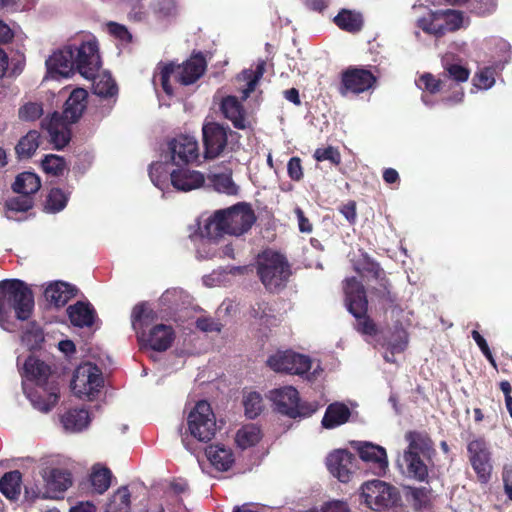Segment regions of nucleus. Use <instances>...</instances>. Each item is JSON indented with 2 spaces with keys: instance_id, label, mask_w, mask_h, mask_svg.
<instances>
[{
  "instance_id": "nucleus-1",
  "label": "nucleus",
  "mask_w": 512,
  "mask_h": 512,
  "mask_svg": "<svg viewBox=\"0 0 512 512\" xmlns=\"http://www.w3.org/2000/svg\"><path fill=\"white\" fill-rule=\"evenodd\" d=\"M47 77H68L76 69L83 77L90 78L101 66L98 45L91 35L74 39L72 43L53 52L45 62Z\"/></svg>"
},
{
  "instance_id": "nucleus-2",
  "label": "nucleus",
  "mask_w": 512,
  "mask_h": 512,
  "mask_svg": "<svg viewBox=\"0 0 512 512\" xmlns=\"http://www.w3.org/2000/svg\"><path fill=\"white\" fill-rule=\"evenodd\" d=\"M23 390L33 407L41 412L50 411L58 402L59 389L48 381L50 368L44 362L32 356L23 366Z\"/></svg>"
},
{
  "instance_id": "nucleus-3",
  "label": "nucleus",
  "mask_w": 512,
  "mask_h": 512,
  "mask_svg": "<svg viewBox=\"0 0 512 512\" xmlns=\"http://www.w3.org/2000/svg\"><path fill=\"white\" fill-rule=\"evenodd\" d=\"M34 308V299L31 290L20 280H5L0 283V327L6 331H13V324L9 321L12 310L19 320H27Z\"/></svg>"
},
{
  "instance_id": "nucleus-4",
  "label": "nucleus",
  "mask_w": 512,
  "mask_h": 512,
  "mask_svg": "<svg viewBox=\"0 0 512 512\" xmlns=\"http://www.w3.org/2000/svg\"><path fill=\"white\" fill-rule=\"evenodd\" d=\"M256 221L249 204L238 203L227 209L216 211L206 222V234H229L239 237L247 233Z\"/></svg>"
},
{
  "instance_id": "nucleus-5",
  "label": "nucleus",
  "mask_w": 512,
  "mask_h": 512,
  "mask_svg": "<svg viewBox=\"0 0 512 512\" xmlns=\"http://www.w3.org/2000/svg\"><path fill=\"white\" fill-rule=\"evenodd\" d=\"M59 464L60 458L58 456H49L42 459L41 476L44 487H26L25 497L27 499H57L72 486L71 473L68 470L58 468Z\"/></svg>"
},
{
  "instance_id": "nucleus-6",
  "label": "nucleus",
  "mask_w": 512,
  "mask_h": 512,
  "mask_svg": "<svg viewBox=\"0 0 512 512\" xmlns=\"http://www.w3.org/2000/svg\"><path fill=\"white\" fill-rule=\"evenodd\" d=\"M152 320V313L145 304H137L131 314V323L138 340L153 351L167 350L173 340L174 331L171 326L158 324L145 333L144 327Z\"/></svg>"
},
{
  "instance_id": "nucleus-7",
  "label": "nucleus",
  "mask_w": 512,
  "mask_h": 512,
  "mask_svg": "<svg viewBox=\"0 0 512 512\" xmlns=\"http://www.w3.org/2000/svg\"><path fill=\"white\" fill-rule=\"evenodd\" d=\"M206 62L202 55L192 56L182 65L166 64L158 67L153 76V84H160L167 95L173 94L171 79L182 85H190L198 80L204 73Z\"/></svg>"
},
{
  "instance_id": "nucleus-8",
  "label": "nucleus",
  "mask_w": 512,
  "mask_h": 512,
  "mask_svg": "<svg viewBox=\"0 0 512 512\" xmlns=\"http://www.w3.org/2000/svg\"><path fill=\"white\" fill-rule=\"evenodd\" d=\"M149 175L153 184L160 190H163L168 185V176L172 186L176 190L183 192L198 189L205 183V177L199 171L187 167H180L170 171L168 165L162 162L151 164Z\"/></svg>"
},
{
  "instance_id": "nucleus-9",
  "label": "nucleus",
  "mask_w": 512,
  "mask_h": 512,
  "mask_svg": "<svg viewBox=\"0 0 512 512\" xmlns=\"http://www.w3.org/2000/svg\"><path fill=\"white\" fill-rule=\"evenodd\" d=\"M405 440L408 443L403 453V464L406 467L407 475L418 481H425L428 477V469L421 459L428 456L432 451V442L425 433L410 431L406 433Z\"/></svg>"
},
{
  "instance_id": "nucleus-10",
  "label": "nucleus",
  "mask_w": 512,
  "mask_h": 512,
  "mask_svg": "<svg viewBox=\"0 0 512 512\" xmlns=\"http://www.w3.org/2000/svg\"><path fill=\"white\" fill-rule=\"evenodd\" d=\"M344 292L347 309L356 318L357 331L366 336L376 335L377 327L366 315L367 299L363 285L354 277L347 278Z\"/></svg>"
},
{
  "instance_id": "nucleus-11",
  "label": "nucleus",
  "mask_w": 512,
  "mask_h": 512,
  "mask_svg": "<svg viewBox=\"0 0 512 512\" xmlns=\"http://www.w3.org/2000/svg\"><path fill=\"white\" fill-rule=\"evenodd\" d=\"M257 273L269 290L284 286L290 276L289 265L285 258L271 250L264 251L258 256Z\"/></svg>"
},
{
  "instance_id": "nucleus-12",
  "label": "nucleus",
  "mask_w": 512,
  "mask_h": 512,
  "mask_svg": "<svg viewBox=\"0 0 512 512\" xmlns=\"http://www.w3.org/2000/svg\"><path fill=\"white\" fill-rule=\"evenodd\" d=\"M187 428L200 442L210 441L217 430L216 417L209 402L200 400L187 414Z\"/></svg>"
},
{
  "instance_id": "nucleus-13",
  "label": "nucleus",
  "mask_w": 512,
  "mask_h": 512,
  "mask_svg": "<svg viewBox=\"0 0 512 512\" xmlns=\"http://www.w3.org/2000/svg\"><path fill=\"white\" fill-rule=\"evenodd\" d=\"M103 385L101 370L93 363L86 362L79 365L71 381L74 395L80 399L92 400Z\"/></svg>"
},
{
  "instance_id": "nucleus-14",
  "label": "nucleus",
  "mask_w": 512,
  "mask_h": 512,
  "mask_svg": "<svg viewBox=\"0 0 512 512\" xmlns=\"http://www.w3.org/2000/svg\"><path fill=\"white\" fill-rule=\"evenodd\" d=\"M462 24V13L451 9L429 12L425 17L417 20V27L434 37H441L447 32L458 30Z\"/></svg>"
},
{
  "instance_id": "nucleus-15",
  "label": "nucleus",
  "mask_w": 512,
  "mask_h": 512,
  "mask_svg": "<svg viewBox=\"0 0 512 512\" xmlns=\"http://www.w3.org/2000/svg\"><path fill=\"white\" fill-rule=\"evenodd\" d=\"M361 491L367 506L376 511L393 506L399 498L397 489L381 480L365 482Z\"/></svg>"
},
{
  "instance_id": "nucleus-16",
  "label": "nucleus",
  "mask_w": 512,
  "mask_h": 512,
  "mask_svg": "<svg viewBox=\"0 0 512 512\" xmlns=\"http://www.w3.org/2000/svg\"><path fill=\"white\" fill-rule=\"evenodd\" d=\"M495 46L498 56L494 60L493 67H486L478 71L473 78V87L477 90H488L495 84V71L502 70L509 62L511 46L504 39H496Z\"/></svg>"
},
{
  "instance_id": "nucleus-17",
  "label": "nucleus",
  "mask_w": 512,
  "mask_h": 512,
  "mask_svg": "<svg viewBox=\"0 0 512 512\" xmlns=\"http://www.w3.org/2000/svg\"><path fill=\"white\" fill-rule=\"evenodd\" d=\"M268 398L279 413L290 418L303 416L298 391L292 386H284L269 392Z\"/></svg>"
},
{
  "instance_id": "nucleus-18",
  "label": "nucleus",
  "mask_w": 512,
  "mask_h": 512,
  "mask_svg": "<svg viewBox=\"0 0 512 512\" xmlns=\"http://www.w3.org/2000/svg\"><path fill=\"white\" fill-rule=\"evenodd\" d=\"M169 147L171 159L176 165L194 162L199 156L198 143L192 136L181 135L173 139Z\"/></svg>"
},
{
  "instance_id": "nucleus-19",
  "label": "nucleus",
  "mask_w": 512,
  "mask_h": 512,
  "mask_svg": "<svg viewBox=\"0 0 512 512\" xmlns=\"http://www.w3.org/2000/svg\"><path fill=\"white\" fill-rule=\"evenodd\" d=\"M355 457L347 450L339 449L331 452L326 459L329 472L339 481L345 483L350 480L354 468Z\"/></svg>"
},
{
  "instance_id": "nucleus-20",
  "label": "nucleus",
  "mask_w": 512,
  "mask_h": 512,
  "mask_svg": "<svg viewBox=\"0 0 512 512\" xmlns=\"http://www.w3.org/2000/svg\"><path fill=\"white\" fill-rule=\"evenodd\" d=\"M353 446L363 461L373 465L375 474H385L388 468V458L385 448L371 442L361 441L354 442Z\"/></svg>"
},
{
  "instance_id": "nucleus-21",
  "label": "nucleus",
  "mask_w": 512,
  "mask_h": 512,
  "mask_svg": "<svg viewBox=\"0 0 512 512\" xmlns=\"http://www.w3.org/2000/svg\"><path fill=\"white\" fill-rule=\"evenodd\" d=\"M205 156L215 158L224 150L227 143V130L220 124L210 122L203 126Z\"/></svg>"
},
{
  "instance_id": "nucleus-22",
  "label": "nucleus",
  "mask_w": 512,
  "mask_h": 512,
  "mask_svg": "<svg viewBox=\"0 0 512 512\" xmlns=\"http://www.w3.org/2000/svg\"><path fill=\"white\" fill-rule=\"evenodd\" d=\"M375 77L373 74L365 69H351L343 73L341 94L345 95L348 92L359 94L370 89L374 82Z\"/></svg>"
},
{
  "instance_id": "nucleus-23",
  "label": "nucleus",
  "mask_w": 512,
  "mask_h": 512,
  "mask_svg": "<svg viewBox=\"0 0 512 512\" xmlns=\"http://www.w3.org/2000/svg\"><path fill=\"white\" fill-rule=\"evenodd\" d=\"M220 108L225 118L231 121L235 128L244 130L251 127V120L237 97L223 98Z\"/></svg>"
},
{
  "instance_id": "nucleus-24",
  "label": "nucleus",
  "mask_w": 512,
  "mask_h": 512,
  "mask_svg": "<svg viewBox=\"0 0 512 512\" xmlns=\"http://www.w3.org/2000/svg\"><path fill=\"white\" fill-rule=\"evenodd\" d=\"M69 122L58 113H54L49 120H44L42 126L47 130L50 141L57 150L65 147L70 140Z\"/></svg>"
},
{
  "instance_id": "nucleus-25",
  "label": "nucleus",
  "mask_w": 512,
  "mask_h": 512,
  "mask_svg": "<svg viewBox=\"0 0 512 512\" xmlns=\"http://www.w3.org/2000/svg\"><path fill=\"white\" fill-rule=\"evenodd\" d=\"M88 93L83 88L74 89L67 99L64 107L62 118L69 123L76 122L86 108V100Z\"/></svg>"
},
{
  "instance_id": "nucleus-26",
  "label": "nucleus",
  "mask_w": 512,
  "mask_h": 512,
  "mask_svg": "<svg viewBox=\"0 0 512 512\" xmlns=\"http://www.w3.org/2000/svg\"><path fill=\"white\" fill-rule=\"evenodd\" d=\"M205 454L211 465L219 471L229 470L235 461L232 449L223 444L208 446Z\"/></svg>"
},
{
  "instance_id": "nucleus-27",
  "label": "nucleus",
  "mask_w": 512,
  "mask_h": 512,
  "mask_svg": "<svg viewBox=\"0 0 512 512\" xmlns=\"http://www.w3.org/2000/svg\"><path fill=\"white\" fill-rule=\"evenodd\" d=\"M71 323L77 327H90L93 325L96 312L90 303L79 301L67 308Z\"/></svg>"
},
{
  "instance_id": "nucleus-28",
  "label": "nucleus",
  "mask_w": 512,
  "mask_h": 512,
  "mask_svg": "<svg viewBox=\"0 0 512 512\" xmlns=\"http://www.w3.org/2000/svg\"><path fill=\"white\" fill-rule=\"evenodd\" d=\"M75 295V288L68 283L57 281L45 290V298L57 307L64 306Z\"/></svg>"
},
{
  "instance_id": "nucleus-29",
  "label": "nucleus",
  "mask_w": 512,
  "mask_h": 512,
  "mask_svg": "<svg viewBox=\"0 0 512 512\" xmlns=\"http://www.w3.org/2000/svg\"><path fill=\"white\" fill-rule=\"evenodd\" d=\"M288 368L286 373L295 374L307 379H311V376H314L316 373V369L313 372H310L312 369V360L309 356L299 354L293 351H288Z\"/></svg>"
},
{
  "instance_id": "nucleus-30",
  "label": "nucleus",
  "mask_w": 512,
  "mask_h": 512,
  "mask_svg": "<svg viewBox=\"0 0 512 512\" xmlns=\"http://www.w3.org/2000/svg\"><path fill=\"white\" fill-rule=\"evenodd\" d=\"M90 422L89 413L85 409H72L61 416V424L68 432H80Z\"/></svg>"
},
{
  "instance_id": "nucleus-31",
  "label": "nucleus",
  "mask_w": 512,
  "mask_h": 512,
  "mask_svg": "<svg viewBox=\"0 0 512 512\" xmlns=\"http://www.w3.org/2000/svg\"><path fill=\"white\" fill-rule=\"evenodd\" d=\"M351 415L349 408L343 403L330 404L322 419V425L331 429L346 423Z\"/></svg>"
},
{
  "instance_id": "nucleus-32",
  "label": "nucleus",
  "mask_w": 512,
  "mask_h": 512,
  "mask_svg": "<svg viewBox=\"0 0 512 512\" xmlns=\"http://www.w3.org/2000/svg\"><path fill=\"white\" fill-rule=\"evenodd\" d=\"M219 235L206 234V224L200 230V235L195 236L196 253L199 259H208L217 257L218 248L216 238Z\"/></svg>"
},
{
  "instance_id": "nucleus-33",
  "label": "nucleus",
  "mask_w": 512,
  "mask_h": 512,
  "mask_svg": "<svg viewBox=\"0 0 512 512\" xmlns=\"http://www.w3.org/2000/svg\"><path fill=\"white\" fill-rule=\"evenodd\" d=\"M112 473L101 464H95L90 474V483L93 491L97 494L105 493L111 485Z\"/></svg>"
},
{
  "instance_id": "nucleus-34",
  "label": "nucleus",
  "mask_w": 512,
  "mask_h": 512,
  "mask_svg": "<svg viewBox=\"0 0 512 512\" xmlns=\"http://www.w3.org/2000/svg\"><path fill=\"white\" fill-rule=\"evenodd\" d=\"M40 187V178L32 172H24L19 174L13 184V190L17 194H25L28 196L36 193Z\"/></svg>"
},
{
  "instance_id": "nucleus-35",
  "label": "nucleus",
  "mask_w": 512,
  "mask_h": 512,
  "mask_svg": "<svg viewBox=\"0 0 512 512\" xmlns=\"http://www.w3.org/2000/svg\"><path fill=\"white\" fill-rule=\"evenodd\" d=\"M443 80L451 79L457 83L466 82L469 78L470 71L457 61H452L449 56L442 58Z\"/></svg>"
},
{
  "instance_id": "nucleus-36",
  "label": "nucleus",
  "mask_w": 512,
  "mask_h": 512,
  "mask_svg": "<svg viewBox=\"0 0 512 512\" xmlns=\"http://www.w3.org/2000/svg\"><path fill=\"white\" fill-rule=\"evenodd\" d=\"M208 179L217 192L227 195L238 194L239 187L232 180V173L230 170L222 173H213L209 175Z\"/></svg>"
},
{
  "instance_id": "nucleus-37",
  "label": "nucleus",
  "mask_w": 512,
  "mask_h": 512,
  "mask_svg": "<svg viewBox=\"0 0 512 512\" xmlns=\"http://www.w3.org/2000/svg\"><path fill=\"white\" fill-rule=\"evenodd\" d=\"M94 75L89 79L93 80V91L100 97H111L117 93V86L111 75L107 72H102Z\"/></svg>"
},
{
  "instance_id": "nucleus-38",
  "label": "nucleus",
  "mask_w": 512,
  "mask_h": 512,
  "mask_svg": "<svg viewBox=\"0 0 512 512\" xmlns=\"http://www.w3.org/2000/svg\"><path fill=\"white\" fill-rule=\"evenodd\" d=\"M264 72L265 61L261 60L257 63L255 70H245L241 73L238 79L246 82L245 88L242 90V101H245L255 90Z\"/></svg>"
},
{
  "instance_id": "nucleus-39",
  "label": "nucleus",
  "mask_w": 512,
  "mask_h": 512,
  "mask_svg": "<svg viewBox=\"0 0 512 512\" xmlns=\"http://www.w3.org/2000/svg\"><path fill=\"white\" fill-rule=\"evenodd\" d=\"M262 437L260 428L255 424H247L240 428L236 433V443L246 449L257 444Z\"/></svg>"
},
{
  "instance_id": "nucleus-40",
  "label": "nucleus",
  "mask_w": 512,
  "mask_h": 512,
  "mask_svg": "<svg viewBox=\"0 0 512 512\" xmlns=\"http://www.w3.org/2000/svg\"><path fill=\"white\" fill-rule=\"evenodd\" d=\"M335 24L342 30L357 32L363 25L362 16L359 13L343 9L334 18Z\"/></svg>"
},
{
  "instance_id": "nucleus-41",
  "label": "nucleus",
  "mask_w": 512,
  "mask_h": 512,
  "mask_svg": "<svg viewBox=\"0 0 512 512\" xmlns=\"http://www.w3.org/2000/svg\"><path fill=\"white\" fill-rule=\"evenodd\" d=\"M33 206L32 198L25 194H18L5 203V215L10 220H19L16 217L18 212H26Z\"/></svg>"
},
{
  "instance_id": "nucleus-42",
  "label": "nucleus",
  "mask_w": 512,
  "mask_h": 512,
  "mask_svg": "<svg viewBox=\"0 0 512 512\" xmlns=\"http://www.w3.org/2000/svg\"><path fill=\"white\" fill-rule=\"evenodd\" d=\"M21 489V473L11 471L0 479V491L9 499H16Z\"/></svg>"
},
{
  "instance_id": "nucleus-43",
  "label": "nucleus",
  "mask_w": 512,
  "mask_h": 512,
  "mask_svg": "<svg viewBox=\"0 0 512 512\" xmlns=\"http://www.w3.org/2000/svg\"><path fill=\"white\" fill-rule=\"evenodd\" d=\"M131 494L126 486L120 487L112 496L106 512H129Z\"/></svg>"
},
{
  "instance_id": "nucleus-44",
  "label": "nucleus",
  "mask_w": 512,
  "mask_h": 512,
  "mask_svg": "<svg viewBox=\"0 0 512 512\" xmlns=\"http://www.w3.org/2000/svg\"><path fill=\"white\" fill-rule=\"evenodd\" d=\"M39 147V134L36 131L28 132L21 138L16 146V152L21 158H29Z\"/></svg>"
},
{
  "instance_id": "nucleus-45",
  "label": "nucleus",
  "mask_w": 512,
  "mask_h": 512,
  "mask_svg": "<svg viewBox=\"0 0 512 512\" xmlns=\"http://www.w3.org/2000/svg\"><path fill=\"white\" fill-rule=\"evenodd\" d=\"M43 340L44 336L40 327L34 322L27 324L21 337L22 343L25 344L28 349L33 350L38 348Z\"/></svg>"
},
{
  "instance_id": "nucleus-46",
  "label": "nucleus",
  "mask_w": 512,
  "mask_h": 512,
  "mask_svg": "<svg viewBox=\"0 0 512 512\" xmlns=\"http://www.w3.org/2000/svg\"><path fill=\"white\" fill-rule=\"evenodd\" d=\"M245 414L248 418H256L262 412L264 405L263 399L258 392H248L243 399Z\"/></svg>"
},
{
  "instance_id": "nucleus-47",
  "label": "nucleus",
  "mask_w": 512,
  "mask_h": 512,
  "mask_svg": "<svg viewBox=\"0 0 512 512\" xmlns=\"http://www.w3.org/2000/svg\"><path fill=\"white\" fill-rule=\"evenodd\" d=\"M42 168L47 174L59 176L64 173L67 165L63 157L49 154L42 160Z\"/></svg>"
},
{
  "instance_id": "nucleus-48",
  "label": "nucleus",
  "mask_w": 512,
  "mask_h": 512,
  "mask_svg": "<svg viewBox=\"0 0 512 512\" xmlns=\"http://www.w3.org/2000/svg\"><path fill=\"white\" fill-rule=\"evenodd\" d=\"M66 204H67L66 194L62 190H60L58 188H54L48 194L46 204H45V209L48 212L56 213V212H59L62 209H64Z\"/></svg>"
},
{
  "instance_id": "nucleus-49",
  "label": "nucleus",
  "mask_w": 512,
  "mask_h": 512,
  "mask_svg": "<svg viewBox=\"0 0 512 512\" xmlns=\"http://www.w3.org/2000/svg\"><path fill=\"white\" fill-rule=\"evenodd\" d=\"M444 83L443 79H436L432 74L425 73L423 74L417 81L416 85L419 89L429 92L430 94H435L440 91L442 85Z\"/></svg>"
},
{
  "instance_id": "nucleus-50",
  "label": "nucleus",
  "mask_w": 512,
  "mask_h": 512,
  "mask_svg": "<svg viewBox=\"0 0 512 512\" xmlns=\"http://www.w3.org/2000/svg\"><path fill=\"white\" fill-rule=\"evenodd\" d=\"M468 452L470 454L471 464L477 461H484L489 458L486 443L481 439L471 441L468 444Z\"/></svg>"
},
{
  "instance_id": "nucleus-51",
  "label": "nucleus",
  "mask_w": 512,
  "mask_h": 512,
  "mask_svg": "<svg viewBox=\"0 0 512 512\" xmlns=\"http://www.w3.org/2000/svg\"><path fill=\"white\" fill-rule=\"evenodd\" d=\"M314 158L318 162L329 161L334 165H338L341 162L340 152L332 146L317 148L314 152Z\"/></svg>"
},
{
  "instance_id": "nucleus-52",
  "label": "nucleus",
  "mask_w": 512,
  "mask_h": 512,
  "mask_svg": "<svg viewBox=\"0 0 512 512\" xmlns=\"http://www.w3.org/2000/svg\"><path fill=\"white\" fill-rule=\"evenodd\" d=\"M42 114V105L37 102H28L19 109V117L24 121H35Z\"/></svg>"
},
{
  "instance_id": "nucleus-53",
  "label": "nucleus",
  "mask_w": 512,
  "mask_h": 512,
  "mask_svg": "<svg viewBox=\"0 0 512 512\" xmlns=\"http://www.w3.org/2000/svg\"><path fill=\"white\" fill-rule=\"evenodd\" d=\"M288 351H277L269 356L267 365L275 372L286 373L288 368Z\"/></svg>"
},
{
  "instance_id": "nucleus-54",
  "label": "nucleus",
  "mask_w": 512,
  "mask_h": 512,
  "mask_svg": "<svg viewBox=\"0 0 512 512\" xmlns=\"http://www.w3.org/2000/svg\"><path fill=\"white\" fill-rule=\"evenodd\" d=\"M310 512H350L346 502L333 500L324 503L320 508H314Z\"/></svg>"
},
{
  "instance_id": "nucleus-55",
  "label": "nucleus",
  "mask_w": 512,
  "mask_h": 512,
  "mask_svg": "<svg viewBox=\"0 0 512 512\" xmlns=\"http://www.w3.org/2000/svg\"><path fill=\"white\" fill-rule=\"evenodd\" d=\"M155 11L161 17H170L176 14L177 6L174 0H160L156 4Z\"/></svg>"
},
{
  "instance_id": "nucleus-56",
  "label": "nucleus",
  "mask_w": 512,
  "mask_h": 512,
  "mask_svg": "<svg viewBox=\"0 0 512 512\" xmlns=\"http://www.w3.org/2000/svg\"><path fill=\"white\" fill-rule=\"evenodd\" d=\"M472 467L482 482H486L489 479L492 470L490 458L484 461H477L472 464Z\"/></svg>"
},
{
  "instance_id": "nucleus-57",
  "label": "nucleus",
  "mask_w": 512,
  "mask_h": 512,
  "mask_svg": "<svg viewBox=\"0 0 512 512\" xmlns=\"http://www.w3.org/2000/svg\"><path fill=\"white\" fill-rule=\"evenodd\" d=\"M287 171L292 180L299 181L303 177L300 158L292 157L287 164Z\"/></svg>"
},
{
  "instance_id": "nucleus-58",
  "label": "nucleus",
  "mask_w": 512,
  "mask_h": 512,
  "mask_svg": "<svg viewBox=\"0 0 512 512\" xmlns=\"http://www.w3.org/2000/svg\"><path fill=\"white\" fill-rule=\"evenodd\" d=\"M471 335H472V338L474 339V341L477 343L480 350L482 351V353L485 355V357L491 362L492 365L495 366V361L493 359L492 353L489 349V346H488L486 340L476 330H473Z\"/></svg>"
},
{
  "instance_id": "nucleus-59",
  "label": "nucleus",
  "mask_w": 512,
  "mask_h": 512,
  "mask_svg": "<svg viewBox=\"0 0 512 512\" xmlns=\"http://www.w3.org/2000/svg\"><path fill=\"white\" fill-rule=\"evenodd\" d=\"M107 28L111 35H114L123 41L131 38L128 30L123 25L111 22L107 25Z\"/></svg>"
},
{
  "instance_id": "nucleus-60",
  "label": "nucleus",
  "mask_w": 512,
  "mask_h": 512,
  "mask_svg": "<svg viewBox=\"0 0 512 512\" xmlns=\"http://www.w3.org/2000/svg\"><path fill=\"white\" fill-rule=\"evenodd\" d=\"M475 10L478 14H488L495 10L497 1L496 0H475Z\"/></svg>"
},
{
  "instance_id": "nucleus-61",
  "label": "nucleus",
  "mask_w": 512,
  "mask_h": 512,
  "mask_svg": "<svg viewBox=\"0 0 512 512\" xmlns=\"http://www.w3.org/2000/svg\"><path fill=\"white\" fill-rule=\"evenodd\" d=\"M295 214L298 220V226L299 230L303 233H310L312 231V224L310 221L305 217L304 212L301 208L296 207L295 208Z\"/></svg>"
},
{
  "instance_id": "nucleus-62",
  "label": "nucleus",
  "mask_w": 512,
  "mask_h": 512,
  "mask_svg": "<svg viewBox=\"0 0 512 512\" xmlns=\"http://www.w3.org/2000/svg\"><path fill=\"white\" fill-rule=\"evenodd\" d=\"M197 327L205 332L220 331V324L209 318H200L196 322Z\"/></svg>"
},
{
  "instance_id": "nucleus-63",
  "label": "nucleus",
  "mask_w": 512,
  "mask_h": 512,
  "mask_svg": "<svg viewBox=\"0 0 512 512\" xmlns=\"http://www.w3.org/2000/svg\"><path fill=\"white\" fill-rule=\"evenodd\" d=\"M14 38V32L8 24L0 20V44H7Z\"/></svg>"
},
{
  "instance_id": "nucleus-64",
  "label": "nucleus",
  "mask_w": 512,
  "mask_h": 512,
  "mask_svg": "<svg viewBox=\"0 0 512 512\" xmlns=\"http://www.w3.org/2000/svg\"><path fill=\"white\" fill-rule=\"evenodd\" d=\"M342 215L350 222L354 223L356 219V205L355 202L350 201L343 205L340 209Z\"/></svg>"
}]
</instances>
